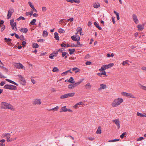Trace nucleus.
Wrapping results in <instances>:
<instances>
[{
    "label": "nucleus",
    "instance_id": "1",
    "mask_svg": "<svg viewBox=\"0 0 146 146\" xmlns=\"http://www.w3.org/2000/svg\"><path fill=\"white\" fill-rule=\"evenodd\" d=\"M1 109H9L11 110H14V109L13 106L7 103L3 102L1 104Z\"/></svg>",
    "mask_w": 146,
    "mask_h": 146
},
{
    "label": "nucleus",
    "instance_id": "2",
    "mask_svg": "<svg viewBox=\"0 0 146 146\" xmlns=\"http://www.w3.org/2000/svg\"><path fill=\"white\" fill-rule=\"evenodd\" d=\"M122 99L119 98L114 100L113 102L112 103L111 105L113 107H115L119 105L121 102H123Z\"/></svg>",
    "mask_w": 146,
    "mask_h": 146
},
{
    "label": "nucleus",
    "instance_id": "3",
    "mask_svg": "<svg viewBox=\"0 0 146 146\" xmlns=\"http://www.w3.org/2000/svg\"><path fill=\"white\" fill-rule=\"evenodd\" d=\"M4 88L11 90H15L17 89V87L12 85H5L4 87Z\"/></svg>",
    "mask_w": 146,
    "mask_h": 146
},
{
    "label": "nucleus",
    "instance_id": "4",
    "mask_svg": "<svg viewBox=\"0 0 146 146\" xmlns=\"http://www.w3.org/2000/svg\"><path fill=\"white\" fill-rule=\"evenodd\" d=\"M17 76L19 77L20 80L22 81L23 83L22 84L23 85H25L26 82L25 79L24 78V77L22 76L21 75H18Z\"/></svg>",
    "mask_w": 146,
    "mask_h": 146
},
{
    "label": "nucleus",
    "instance_id": "5",
    "mask_svg": "<svg viewBox=\"0 0 146 146\" xmlns=\"http://www.w3.org/2000/svg\"><path fill=\"white\" fill-rule=\"evenodd\" d=\"M14 10H13V9H10L8 10L7 15L8 19H9L10 18H11L12 15V14Z\"/></svg>",
    "mask_w": 146,
    "mask_h": 146
},
{
    "label": "nucleus",
    "instance_id": "6",
    "mask_svg": "<svg viewBox=\"0 0 146 146\" xmlns=\"http://www.w3.org/2000/svg\"><path fill=\"white\" fill-rule=\"evenodd\" d=\"M40 99H37L34 100V104L40 105L41 104Z\"/></svg>",
    "mask_w": 146,
    "mask_h": 146
},
{
    "label": "nucleus",
    "instance_id": "7",
    "mask_svg": "<svg viewBox=\"0 0 146 146\" xmlns=\"http://www.w3.org/2000/svg\"><path fill=\"white\" fill-rule=\"evenodd\" d=\"M113 63H111L108 65H103V66L104 67L105 69H106L113 66Z\"/></svg>",
    "mask_w": 146,
    "mask_h": 146
},
{
    "label": "nucleus",
    "instance_id": "8",
    "mask_svg": "<svg viewBox=\"0 0 146 146\" xmlns=\"http://www.w3.org/2000/svg\"><path fill=\"white\" fill-rule=\"evenodd\" d=\"M112 121L113 122L115 123L116 125L118 127V129H119L120 127L119 121V120L118 119H115L113 120Z\"/></svg>",
    "mask_w": 146,
    "mask_h": 146
},
{
    "label": "nucleus",
    "instance_id": "9",
    "mask_svg": "<svg viewBox=\"0 0 146 146\" xmlns=\"http://www.w3.org/2000/svg\"><path fill=\"white\" fill-rule=\"evenodd\" d=\"M133 20L135 22V23L137 24L138 23V20L137 19L136 15L135 14H133Z\"/></svg>",
    "mask_w": 146,
    "mask_h": 146
},
{
    "label": "nucleus",
    "instance_id": "10",
    "mask_svg": "<svg viewBox=\"0 0 146 146\" xmlns=\"http://www.w3.org/2000/svg\"><path fill=\"white\" fill-rule=\"evenodd\" d=\"M137 28H138V30L139 31H141L143 30L144 29V25H139L137 26Z\"/></svg>",
    "mask_w": 146,
    "mask_h": 146
},
{
    "label": "nucleus",
    "instance_id": "11",
    "mask_svg": "<svg viewBox=\"0 0 146 146\" xmlns=\"http://www.w3.org/2000/svg\"><path fill=\"white\" fill-rule=\"evenodd\" d=\"M106 87V84H101L100 85V87L98 89L99 90H100L102 89H104Z\"/></svg>",
    "mask_w": 146,
    "mask_h": 146
},
{
    "label": "nucleus",
    "instance_id": "12",
    "mask_svg": "<svg viewBox=\"0 0 146 146\" xmlns=\"http://www.w3.org/2000/svg\"><path fill=\"white\" fill-rule=\"evenodd\" d=\"M83 80H84V79H82L80 81H79L78 82H77L76 83H75L74 82V83H73V84H74V87H76L77 86H78V85H79L83 81Z\"/></svg>",
    "mask_w": 146,
    "mask_h": 146
},
{
    "label": "nucleus",
    "instance_id": "13",
    "mask_svg": "<svg viewBox=\"0 0 146 146\" xmlns=\"http://www.w3.org/2000/svg\"><path fill=\"white\" fill-rule=\"evenodd\" d=\"M68 80V82H70L72 84L74 83L75 81H74V78L72 77H71L70 78L69 80Z\"/></svg>",
    "mask_w": 146,
    "mask_h": 146
},
{
    "label": "nucleus",
    "instance_id": "14",
    "mask_svg": "<svg viewBox=\"0 0 146 146\" xmlns=\"http://www.w3.org/2000/svg\"><path fill=\"white\" fill-rule=\"evenodd\" d=\"M20 31L23 32L24 33H27L28 29L27 28H21L20 30Z\"/></svg>",
    "mask_w": 146,
    "mask_h": 146
},
{
    "label": "nucleus",
    "instance_id": "15",
    "mask_svg": "<svg viewBox=\"0 0 146 146\" xmlns=\"http://www.w3.org/2000/svg\"><path fill=\"white\" fill-rule=\"evenodd\" d=\"M92 86L90 84V83L89 82L85 86V88L86 89H90L91 88Z\"/></svg>",
    "mask_w": 146,
    "mask_h": 146
},
{
    "label": "nucleus",
    "instance_id": "16",
    "mask_svg": "<svg viewBox=\"0 0 146 146\" xmlns=\"http://www.w3.org/2000/svg\"><path fill=\"white\" fill-rule=\"evenodd\" d=\"M5 80L9 82L10 83H12L14 84H15L16 86H18V84L16 83V82H14L11 80H10L9 79H5Z\"/></svg>",
    "mask_w": 146,
    "mask_h": 146
},
{
    "label": "nucleus",
    "instance_id": "17",
    "mask_svg": "<svg viewBox=\"0 0 146 146\" xmlns=\"http://www.w3.org/2000/svg\"><path fill=\"white\" fill-rule=\"evenodd\" d=\"M67 109L66 108V106H64L61 108L60 112H61L62 111L66 112L67 111Z\"/></svg>",
    "mask_w": 146,
    "mask_h": 146
},
{
    "label": "nucleus",
    "instance_id": "18",
    "mask_svg": "<svg viewBox=\"0 0 146 146\" xmlns=\"http://www.w3.org/2000/svg\"><path fill=\"white\" fill-rule=\"evenodd\" d=\"M54 38L56 40H59V37L58 35V34L56 32H55L54 33Z\"/></svg>",
    "mask_w": 146,
    "mask_h": 146
},
{
    "label": "nucleus",
    "instance_id": "19",
    "mask_svg": "<svg viewBox=\"0 0 146 146\" xmlns=\"http://www.w3.org/2000/svg\"><path fill=\"white\" fill-rule=\"evenodd\" d=\"M93 5V7L94 8H98L100 6V5L99 3H95Z\"/></svg>",
    "mask_w": 146,
    "mask_h": 146
},
{
    "label": "nucleus",
    "instance_id": "20",
    "mask_svg": "<svg viewBox=\"0 0 146 146\" xmlns=\"http://www.w3.org/2000/svg\"><path fill=\"white\" fill-rule=\"evenodd\" d=\"M94 24L95 26L99 30H101L102 29L101 27H100L99 24L96 22H95L94 23Z\"/></svg>",
    "mask_w": 146,
    "mask_h": 146
},
{
    "label": "nucleus",
    "instance_id": "21",
    "mask_svg": "<svg viewBox=\"0 0 146 146\" xmlns=\"http://www.w3.org/2000/svg\"><path fill=\"white\" fill-rule=\"evenodd\" d=\"M71 69L70 68V70H67L65 72H63L62 74L61 75L62 76H63L64 75V74L66 75L67 73L68 72H70L71 73H72V72L71 71Z\"/></svg>",
    "mask_w": 146,
    "mask_h": 146
},
{
    "label": "nucleus",
    "instance_id": "22",
    "mask_svg": "<svg viewBox=\"0 0 146 146\" xmlns=\"http://www.w3.org/2000/svg\"><path fill=\"white\" fill-rule=\"evenodd\" d=\"M33 11H31L30 12H26V15L27 16H28L29 15H30V16L31 17L33 15Z\"/></svg>",
    "mask_w": 146,
    "mask_h": 146
},
{
    "label": "nucleus",
    "instance_id": "23",
    "mask_svg": "<svg viewBox=\"0 0 146 146\" xmlns=\"http://www.w3.org/2000/svg\"><path fill=\"white\" fill-rule=\"evenodd\" d=\"M96 133L97 134H100L101 133V128L100 126L98 127Z\"/></svg>",
    "mask_w": 146,
    "mask_h": 146
},
{
    "label": "nucleus",
    "instance_id": "24",
    "mask_svg": "<svg viewBox=\"0 0 146 146\" xmlns=\"http://www.w3.org/2000/svg\"><path fill=\"white\" fill-rule=\"evenodd\" d=\"M67 94L68 97H72L74 96L75 94V93H70Z\"/></svg>",
    "mask_w": 146,
    "mask_h": 146
},
{
    "label": "nucleus",
    "instance_id": "25",
    "mask_svg": "<svg viewBox=\"0 0 146 146\" xmlns=\"http://www.w3.org/2000/svg\"><path fill=\"white\" fill-rule=\"evenodd\" d=\"M33 47V48H36L38 47L39 46L37 43H33L32 44Z\"/></svg>",
    "mask_w": 146,
    "mask_h": 146
},
{
    "label": "nucleus",
    "instance_id": "26",
    "mask_svg": "<svg viewBox=\"0 0 146 146\" xmlns=\"http://www.w3.org/2000/svg\"><path fill=\"white\" fill-rule=\"evenodd\" d=\"M68 50L70 52L69 53L70 54H72L73 52L76 51L75 49L74 48L72 49H69Z\"/></svg>",
    "mask_w": 146,
    "mask_h": 146
},
{
    "label": "nucleus",
    "instance_id": "27",
    "mask_svg": "<svg viewBox=\"0 0 146 146\" xmlns=\"http://www.w3.org/2000/svg\"><path fill=\"white\" fill-rule=\"evenodd\" d=\"M11 135L9 133H5L3 137H6L7 139H9Z\"/></svg>",
    "mask_w": 146,
    "mask_h": 146
},
{
    "label": "nucleus",
    "instance_id": "28",
    "mask_svg": "<svg viewBox=\"0 0 146 146\" xmlns=\"http://www.w3.org/2000/svg\"><path fill=\"white\" fill-rule=\"evenodd\" d=\"M71 38L74 41H78V38H76V36H71Z\"/></svg>",
    "mask_w": 146,
    "mask_h": 146
},
{
    "label": "nucleus",
    "instance_id": "29",
    "mask_svg": "<svg viewBox=\"0 0 146 146\" xmlns=\"http://www.w3.org/2000/svg\"><path fill=\"white\" fill-rule=\"evenodd\" d=\"M23 67L24 66L22 64L19 63V65H17V68L18 69L23 68Z\"/></svg>",
    "mask_w": 146,
    "mask_h": 146
},
{
    "label": "nucleus",
    "instance_id": "30",
    "mask_svg": "<svg viewBox=\"0 0 146 146\" xmlns=\"http://www.w3.org/2000/svg\"><path fill=\"white\" fill-rule=\"evenodd\" d=\"M58 106H57L49 110V111H50L51 110H52L53 111H57L58 110Z\"/></svg>",
    "mask_w": 146,
    "mask_h": 146
},
{
    "label": "nucleus",
    "instance_id": "31",
    "mask_svg": "<svg viewBox=\"0 0 146 146\" xmlns=\"http://www.w3.org/2000/svg\"><path fill=\"white\" fill-rule=\"evenodd\" d=\"M137 116L141 117H146V115H144L142 113H140L139 112H137Z\"/></svg>",
    "mask_w": 146,
    "mask_h": 146
},
{
    "label": "nucleus",
    "instance_id": "32",
    "mask_svg": "<svg viewBox=\"0 0 146 146\" xmlns=\"http://www.w3.org/2000/svg\"><path fill=\"white\" fill-rule=\"evenodd\" d=\"M2 141L0 143V146H5V144L4 143L5 141L4 139H2Z\"/></svg>",
    "mask_w": 146,
    "mask_h": 146
},
{
    "label": "nucleus",
    "instance_id": "33",
    "mask_svg": "<svg viewBox=\"0 0 146 146\" xmlns=\"http://www.w3.org/2000/svg\"><path fill=\"white\" fill-rule=\"evenodd\" d=\"M67 94H65L62 95L60 97L61 99H64L68 98Z\"/></svg>",
    "mask_w": 146,
    "mask_h": 146
},
{
    "label": "nucleus",
    "instance_id": "34",
    "mask_svg": "<svg viewBox=\"0 0 146 146\" xmlns=\"http://www.w3.org/2000/svg\"><path fill=\"white\" fill-rule=\"evenodd\" d=\"M74 87L73 84H70L68 86V88L70 89H73Z\"/></svg>",
    "mask_w": 146,
    "mask_h": 146
},
{
    "label": "nucleus",
    "instance_id": "35",
    "mask_svg": "<svg viewBox=\"0 0 146 146\" xmlns=\"http://www.w3.org/2000/svg\"><path fill=\"white\" fill-rule=\"evenodd\" d=\"M36 21V20L35 19H33L32 21H31L30 22V24L31 25H34L35 24V23Z\"/></svg>",
    "mask_w": 146,
    "mask_h": 146
},
{
    "label": "nucleus",
    "instance_id": "36",
    "mask_svg": "<svg viewBox=\"0 0 146 146\" xmlns=\"http://www.w3.org/2000/svg\"><path fill=\"white\" fill-rule=\"evenodd\" d=\"M59 70V69L57 68L56 67H54L53 68L52 71L54 72H58Z\"/></svg>",
    "mask_w": 146,
    "mask_h": 146
},
{
    "label": "nucleus",
    "instance_id": "37",
    "mask_svg": "<svg viewBox=\"0 0 146 146\" xmlns=\"http://www.w3.org/2000/svg\"><path fill=\"white\" fill-rule=\"evenodd\" d=\"M48 33L46 31H44L43 33V36H48Z\"/></svg>",
    "mask_w": 146,
    "mask_h": 146
},
{
    "label": "nucleus",
    "instance_id": "38",
    "mask_svg": "<svg viewBox=\"0 0 146 146\" xmlns=\"http://www.w3.org/2000/svg\"><path fill=\"white\" fill-rule=\"evenodd\" d=\"M21 19L22 20H25V18L23 17L20 16L19 18L17 19V20L19 21Z\"/></svg>",
    "mask_w": 146,
    "mask_h": 146
},
{
    "label": "nucleus",
    "instance_id": "39",
    "mask_svg": "<svg viewBox=\"0 0 146 146\" xmlns=\"http://www.w3.org/2000/svg\"><path fill=\"white\" fill-rule=\"evenodd\" d=\"M77 44L78 46L77 47H81L82 46H83V45L82 44H80V42L79 41H77Z\"/></svg>",
    "mask_w": 146,
    "mask_h": 146
},
{
    "label": "nucleus",
    "instance_id": "40",
    "mask_svg": "<svg viewBox=\"0 0 146 146\" xmlns=\"http://www.w3.org/2000/svg\"><path fill=\"white\" fill-rule=\"evenodd\" d=\"M58 32L60 33H64L65 32V31L62 29H59Z\"/></svg>",
    "mask_w": 146,
    "mask_h": 146
},
{
    "label": "nucleus",
    "instance_id": "41",
    "mask_svg": "<svg viewBox=\"0 0 146 146\" xmlns=\"http://www.w3.org/2000/svg\"><path fill=\"white\" fill-rule=\"evenodd\" d=\"M106 69L105 68V67L104 66H102V67H101V68L99 69V70L100 72H103L104 71H105V70Z\"/></svg>",
    "mask_w": 146,
    "mask_h": 146
},
{
    "label": "nucleus",
    "instance_id": "42",
    "mask_svg": "<svg viewBox=\"0 0 146 146\" xmlns=\"http://www.w3.org/2000/svg\"><path fill=\"white\" fill-rule=\"evenodd\" d=\"M72 3L75 2L79 4L80 3V0H72Z\"/></svg>",
    "mask_w": 146,
    "mask_h": 146
},
{
    "label": "nucleus",
    "instance_id": "43",
    "mask_svg": "<svg viewBox=\"0 0 146 146\" xmlns=\"http://www.w3.org/2000/svg\"><path fill=\"white\" fill-rule=\"evenodd\" d=\"M54 56H56V55H53V54L52 53L49 55V57L50 58L52 59Z\"/></svg>",
    "mask_w": 146,
    "mask_h": 146
},
{
    "label": "nucleus",
    "instance_id": "44",
    "mask_svg": "<svg viewBox=\"0 0 146 146\" xmlns=\"http://www.w3.org/2000/svg\"><path fill=\"white\" fill-rule=\"evenodd\" d=\"M119 140V139H114L112 140H110L109 141V142H113L115 141H118Z\"/></svg>",
    "mask_w": 146,
    "mask_h": 146
},
{
    "label": "nucleus",
    "instance_id": "45",
    "mask_svg": "<svg viewBox=\"0 0 146 146\" xmlns=\"http://www.w3.org/2000/svg\"><path fill=\"white\" fill-rule=\"evenodd\" d=\"M127 97H131L132 98H134L133 96H132V95L131 94H128L127 93V94L126 96Z\"/></svg>",
    "mask_w": 146,
    "mask_h": 146
},
{
    "label": "nucleus",
    "instance_id": "46",
    "mask_svg": "<svg viewBox=\"0 0 146 146\" xmlns=\"http://www.w3.org/2000/svg\"><path fill=\"white\" fill-rule=\"evenodd\" d=\"M82 28L80 27H78L77 29L76 30L77 31V32H80L82 31Z\"/></svg>",
    "mask_w": 146,
    "mask_h": 146
},
{
    "label": "nucleus",
    "instance_id": "47",
    "mask_svg": "<svg viewBox=\"0 0 146 146\" xmlns=\"http://www.w3.org/2000/svg\"><path fill=\"white\" fill-rule=\"evenodd\" d=\"M126 134V132L123 133L120 136V137L122 138H123L124 137V136Z\"/></svg>",
    "mask_w": 146,
    "mask_h": 146
},
{
    "label": "nucleus",
    "instance_id": "48",
    "mask_svg": "<svg viewBox=\"0 0 146 146\" xmlns=\"http://www.w3.org/2000/svg\"><path fill=\"white\" fill-rule=\"evenodd\" d=\"M28 4H29V6H30V7H31V8H32L34 7V5H32V3L30 1L29 2Z\"/></svg>",
    "mask_w": 146,
    "mask_h": 146
},
{
    "label": "nucleus",
    "instance_id": "49",
    "mask_svg": "<svg viewBox=\"0 0 146 146\" xmlns=\"http://www.w3.org/2000/svg\"><path fill=\"white\" fill-rule=\"evenodd\" d=\"M65 50V49L64 48H62L61 49H58V52L62 53V51H64Z\"/></svg>",
    "mask_w": 146,
    "mask_h": 146
},
{
    "label": "nucleus",
    "instance_id": "50",
    "mask_svg": "<svg viewBox=\"0 0 146 146\" xmlns=\"http://www.w3.org/2000/svg\"><path fill=\"white\" fill-rule=\"evenodd\" d=\"M20 38H20V39L21 40H25L24 37L23 35H21L20 36Z\"/></svg>",
    "mask_w": 146,
    "mask_h": 146
},
{
    "label": "nucleus",
    "instance_id": "51",
    "mask_svg": "<svg viewBox=\"0 0 146 146\" xmlns=\"http://www.w3.org/2000/svg\"><path fill=\"white\" fill-rule=\"evenodd\" d=\"M141 85V88L142 89L144 90H146V87L144 86H143V85Z\"/></svg>",
    "mask_w": 146,
    "mask_h": 146
},
{
    "label": "nucleus",
    "instance_id": "52",
    "mask_svg": "<svg viewBox=\"0 0 146 146\" xmlns=\"http://www.w3.org/2000/svg\"><path fill=\"white\" fill-rule=\"evenodd\" d=\"M67 52H62V57H64L65 56H66V54H67Z\"/></svg>",
    "mask_w": 146,
    "mask_h": 146
},
{
    "label": "nucleus",
    "instance_id": "53",
    "mask_svg": "<svg viewBox=\"0 0 146 146\" xmlns=\"http://www.w3.org/2000/svg\"><path fill=\"white\" fill-rule=\"evenodd\" d=\"M121 94L124 96H126L127 94V93L125 92H122L121 93Z\"/></svg>",
    "mask_w": 146,
    "mask_h": 146
},
{
    "label": "nucleus",
    "instance_id": "54",
    "mask_svg": "<svg viewBox=\"0 0 146 146\" xmlns=\"http://www.w3.org/2000/svg\"><path fill=\"white\" fill-rule=\"evenodd\" d=\"M128 64V63H127V61L126 60V61H123V62L122 64L123 66H124V65H125L126 64Z\"/></svg>",
    "mask_w": 146,
    "mask_h": 146
},
{
    "label": "nucleus",
    "instance_id": "55",
    "mask_svg": "<svg viewBox=\"0 0 146 146\" xmlns=\"http://www.w3.org/2000/svg\"><path fill=\"white\" fill-rule=\"evenodd\" d=\"M144 139V138L143 137H140L138 138L137 140V141H141Z\"/></svg>",
    "mask_w": 146,
    "mask_h": 146
},
{
    "label": "nucleus",
    "instance_id": "56",
    "mask_svg": "<svg viewBox=\"0 0 146 146\" xmlns=\"http://www.w3.org/2000/svg\"><path fill=\"white\" fill-rule=\"evenodd\" d=\"M15 36L17 38L20 39V37H19V36L18 35H17V34H16V33H15Z\"/></svg>",
    "mask_w": 146,
    "mask_h": 146
},
{
    "label": "nucleus",
    "instance_id": "57",
    "mask_svg": "<svg viewBox=\"0 0 146 146\" xmlns=\"http://www.w3.org/2000/svg\"><path fill=\"white\" fill-rule=\"evenodd\" d=\"M101 73L102 75H105L106 76H107V75H106V72L105 71H104L102 72H101Z\"/></svg>",
    "mask_w": 146,
    "mask_h": 146
},
{
    "label": "nucleus",
    "instance_id": "58",
    "mask_svg": "<svg viewBox=\"0 0 146 146\" xmlns=\"http://www.w3.org/2000/svg\"><path fill=\"white\" fill-rule=\"evenodd\" d=\"M91 64V62L90 61H87L86 63V65H90Z\"/></svg>",
    "mask_w": 146,
    "mask_h": 146
},
{
    "label": "nucleus",
    "instance_id": "59",
    "mask_svg": "<svg viewBox=\"0 0 146 146\" xmlns=\"http://www.w3.org/2000/svg\"><path fill=\"white\" fill-rule=\"evenodd\" d=\"M60 45L61 47H66V44L64 43L61 44Z\"/></svg>",
    "mask_w": 146,
    "mask_h": 146
},
{
    "label": "nucleus",
    "instance_id": "60",
    "mask_svg": "<svg viewBox=\"0 0 146 146\" xmlns=\"http://www.w3.org/2000/svg\"><path fill=\"white\" fill-rule=\"evenodd\" d=\"M44 40L43 39H40L37 40V41L38 42H43Z\"/></svg>",
    "mask_w": 146,
    "mask_h": 146
},
{
    "label": "nucleus",
    "instance_id": "61",
    "mask_svg": "<svg viewBox=\"0 0 146 146\" xmlns=\"http://www.w3.org/2000/svg\"><path fill=\"white\" fill-rule=\"evenodd\" d=\"M26 43H27L25 41H23L22 43V45H23V46H25V44H26Z\"/></svg>",
    "mask_w": 146,
    "mask_h": 146
},
{
    "label": "nucleus",
    "instance_id": "62",
    "mask_svg": "<svg viewBox=\"0 0 146 146\" xmlns=\"http://www.w3.org/2000/svg\"><path fill=\"white\" fill-rule=\"evenodd\" d=\"M78 46L77 45L73 44H71L70 45V47H77Z\"/></svg>",
    "mask_w": 146,
    "mask_h": 146
},
{
    "label": "nucleus",
    "instance_id": "63",
    "mask_svg": "<svg viewBox=\"0 0 146 146\" xmlns=\"http://www.w3.org/2000/svg\"><path fill=\"white\" fill-rule=\"evenodd\" d=\"M65 20V19H62L59 22V23L60 24H61Z\"/></svg>",
    "mask_w": 146,
    "mask_h": 146
},
{
    "label": "nucleus",
    "instance_id": "64",
    "mask_svg": "<svg viewBox=\"0 0 146 146\" xmlns=\"http://www.w3.org/2000/svg\"><path fill=\"white\" fill-rule=\"evenodd\" d=\"M31 81H32V82L33 84H35L36 83V81L35 80H33V79H31Z\"/></svg>",
    "mask_w": 146,
    "mask_h": 146
}]
</instances>
